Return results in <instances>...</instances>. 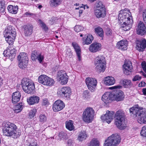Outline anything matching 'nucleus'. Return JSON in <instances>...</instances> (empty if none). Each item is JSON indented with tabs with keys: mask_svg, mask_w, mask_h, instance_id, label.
<instances>
[{
	"mask_svg": "<svg viewBox=\"0 0 146 146\" xmlns=\"http://www.w3.org/2000/svg\"><path fill=\"white\" fill-rule=\"evenodd\" d=\"M118 19L120 24V29L122 30L127 31L132 27V17L129 10L125 9L121 10L119 14Z\"/></svg>",
	"mask_w": 146,
	"mask_h": 146,
	"instance_id": "nucleus-1",
	"label": "nucleus"
},
{
	"mask_svg": "<svg viewBox=\"0 0 146 146\" xmlns=\"http://www.w3.org/2000/svg\"><path fill=\"white\" fill-rule=\"evenodd\" d=\"M2 127L3 133L5 136L17 138L21 135L20 131L17 129L16 125L12 123L9 122H3Z\"/></svg>",
	"mask_w": 146,
	"mask_h": 146,
	"instance_id": "nucleus-2",
	"label": "nucleus"
},
{
	"mask_svg": "<svg viewBox=\"0 0 146 146\" xmlns=\"http://www.w3.org/2000/svg\"><path fill=\"white\" fill-rule=\"evenodd\" d=\"M130 113L140 117L138 119V123L140 124L146 123V109L142 108H139V106L136 105L129 110Z\"/></svg>",
	"mask_w": 146,
	"mask_h": 146,
	"instance_id": "nucleus-3",
	"label": "nucleus"
},
{
	"mask_svg": "<svg viewBox=\"0 0 146 146\" xmlns=\"http://www.w3.org/2000/svg\"><path fill=\"white\" fill-rule=\"evenodd\" d=\"M16 30L13 27L9 26L4 32V36L6 41L9 44L13 43L16 36Z\"/></svg>",
	"mask_w": 146,
	"mask_h": 146,
	"instance_id": "nucleus-4",
	"label": "nucleus"
},
{
	"mask_svg": "<svg viewBox=\"0 0 146 146\" xmlns=\"http://www.w3.org/2000/svg\"><path fill=\"white\" fill-rule=\"evenodd\" d=\"M115 124L121 130L124 129L125 127L124 124V113L123 111L119 110L115 114Z\"/></svg>",
	"mask_w": 146,
	"mask_h": 146,
	"instance_id": "nucleus-5",
	"label": "nucleus"
},
{
	"mask_svg": "<svg viewBox=\"0 0 146 146\" xmlns=\"http://www.w3.org/2000/svg\"><path fill=\"white\" fill-rule=\"evenodd\" d=\"M120 135L117 133L113 134L105 141L104 146H117L121 141Z\"/></svg>",
	"mask_w": 146,
	"mask_h": 146,
	"instance_id": "nucleus-6",
	"label": "nucleus"
},
{
	"mask_svg": "<svg viewBox=\"0 0 146 146\" xmlns=\"http://www.w3.org/2000/svg\"><path fill=\"white\" fill-rule=\"evenodd\" d=\"M23 89L28 94L33 93L35 89V86L33 82L27 78H23L21 81Z\"/></svg>",
	"mask_w": 146,
	"mask_h": 146,
	"instance_id": "nucleus-7",
	"label": "nucleus"
},
{
	"mask_svg": "<svg viewBox=\"0 0 146 146\" xmlns=\"http://www.w3.org/2000/svg\"><path fill=\"white\" fill-rule=\"evenodd\" d=\"M95 115V111L92 108L88 107L83 112L82 118L85 122H91L94 119Z\"/></svg>",
	"mask_w": 146,
	"mask_h": 146,
	"instance_id": "nucleus-8",
	"label": "nucleus"
},
{
	"mask_svg": "<svg viewBox=\"0 0 146 146\" xmlns=\"http://www.w3.org/2000/svg\"><path fill=\"white\" fill-rule=\"evenodd\" d=\"M71 92V89L69 87H63L58 89L57 94L62 97L69 98Z\"/></svg>",
	"mask_w": 146,
	"mask_h": 146,
	"instance_id": "nucleus-9",
	"label": "nucleus"
},
{
	"mask_svg": "<svg viewBox=\"0 0 146 146\" xmlns=\"http://www.w3.org/2000/svg\"><path fill=\"white\" fill-rule=\"evenodd\" d=\"M86 83L88 89L92 92H94L97 84V81L95 78L88 77L86 79Z\"/></svg>",
	"mask_w": 146,
	"mask_h": 146,
	"instance_id": "nucleus-10",
	"label": "nucleus"
},
{
	"mask_svg": "<svg viewBox=\"0 0 146 146\" xmlns=\"http://www.w3.org/2000/svg\"><path fill=\"white\" fill-rule=\"evenodd\" d=\"M68 77L65 71L61 70L58 72L57 78L62 84H65L67 83L68 81Z\"/></svg>",
	"mask_w": 146,
	"mask_h": 146,
	"instance_id": "nucleus-11",
	"label": "nucleus"
},
{
	"mask_svg": "<svg viewBox=\"0 0 146 146\" xmlns=\"http://www.w3.org/2000/svg\"><path fill=\"white\" fill-rule=\"evenodd\" d=\"M114 114L113 111H108L105 114L101 116V118L102 120L106 121V122L109 123L113 119Z\"/></svg>",
	"mask_w": 146,
	"mask_h": 146,
	"instance_id": "nucleus-12",
	"label": "nucleus"
},
{
	"mask_svg": "<svg viewBox=\"0 0 146 146\" xmlns=\"http://www.w3.org/2000/svg\"><path fill=\"white\" fill-rule=\"evenodd\" d=\"M65 106L63 102L60 100L55 102L53 106V110L55 111H58L62 109Z\"/></svg>",
	"mask_w": 146,
	"mask_h": 146,
	"instance_id": "nucleus-13",
	"label": "nucleus"
},
{
	"mask_svg": "<svg viewBox=\"0 0 146 146\" xmlns=\"http://www.w3.org/2000/svg\"><path fill=\"white\" fill-rule=\"evenodd\" d=\"M113 95L112 92H106L102 96V100L104 103L108 104L113 100Z\"/></svg>",
	"mask_w": 146,
	"mask_h": 146,
	"instance_id": "nucleus-14",
	"label": "nucleus"
},
{
	"mask_svg": "<svg viewBox=\"0 0 146 146\" xmlns=\"http://www.w3.org/2000/svg\"><path fill=\"white\" fill-rule=\"evenodd\" d=\"M123 67L124 73L127 75H129L131 72L132 69V66L131 62L128 61L123 65Z\"/></svg>",
	"mask_w": 146,
	"mask_h": 146,
	"instance_id": "nucleus-15",
	"label": "nucleus"
},
{
	"mask_svg": "<svg viewBox=\"0 0 146 146\" xmlns=\"http://www.w3.org/2000/svg\"><path fill=\"white\" fill-rule=\"evenodd\" d=\"M137 34L141 35H143L146 33V27L144 23L140 21L138 24V27L137 29Z\"/></svg>",
	"mask_w": 146,
	"mask_h": 146,
	"instance_id": "nucleus-16",
	"label": "nucleus"
},
{
	"mask_svg": "<svg viewBox=\"0 0 146 146\" xmlns=\"http://www.w3.org/2000/svg\"><path fill=\"white\" fill-rule=\"evenodd\" d=\"M136 44V48L139 50H141L146 47V40L145 39L137 40Z\"/></svg>",
	"mask_w": 146,
	"mask_h": 146,
	"instance_id": "nucleus-17",
	"label": "nucleus"
},
{
	"mask_svg": "<svg viewBox=\"0 0 146 146\" xmlns=\"http://www.w3.org/2000/svg\"><path fill=\"white\" fill-rule=\"evenodd\" d=\"M113 100H115L117 101H122L123 100L124 96L123 92L121 90L117 91V92L115 93L114 92H113Z\"/></svg>",
	"mask_w": 146,
	"mask_h": 146,
	"instance_id": "nucleus-18",
	"label": "nucleus"
},
{
	"mask_svg": "<svg viewBox=\"0 0 146 146\" xmlns=\"http://www.w3.org/2000/svg\"><path fill=\"white\" fill-rule=\"evenodd\" d=\"M94 64L96 66L106 65L105 58L102 55L98 56L95 59Z\"/></svg>",
	"mask_w": 146,
	"mask_h": 146,
	"instance_id": "nucleus-19",
	"label": "nucleus"
},
{
	"mask_svg": "<svg viewBox=\"0 0 146 146\" xmlns=\"http://www.w3.org/2000/svg\"><path fill=\"white\" fill-rule=\"evenodd\" d=\"M95 14L98 18L104 17L106 14V11L105 8L102 7L100 9H95Z\"/></svg>",
	"mask_w": 146,
	"mask_h": 146,
	"instance_id": "nucleus-20",
	"label": "nucleus"
},
{
	"mask_svg": "<svg viewBox=\"0 0 146 146\" xmlns=\"http://www.w3.org/2000/svg\"><path fill=\"white\" fill-rule=\"evenodd\" d=\"M101 46V44L100 43L97 42L93 43L90 45L89 50L91 52H96L100 49Z\"/></svg>",
	"mask_w": 146,
	"mask_h": 146,
	"instance_id": "nucleus-21",
	"label": "nucleus"
},
{
	"mask_svg": "<svg viewBox=\"0 0 146 146\" xmlns=\"http://www.w3.org/2000/svg\"><path fill=\"white\" fill-rule=\"evenodd\" d=\"M127 42L126 40H122L118 42L117 46L118 48L122 50H126L127 48Z\"/></svg>",
	"mask_w": 146,
	"mask_h": 146,
	"instance_id": "nucleus-22",
	"label": "nucleus"
},
{
	"mask_svg": "<svg viewBox=\"0 0 146 146\" xmlns=\"http://www.w3.org/2000/svg\"><path fill=\"white\" fill-rule=\"evenodd\" d=\"M39 98L37 96H33L27 99V102L30 105H33L38 103L39 100Z\"/></svg>",
	"mask_w": 146,
	"mask_h": 146,
	"instance_id": "nucleus-23",
	"label": "nucleus"
},
{
	"mask_svg": "<svg viewBox=\"0 0 146 146\" xmlns=\"http://www.w3.org/2000/svg\"><path fill=\"white\" fill-rule=\"evenodd\" d=\"M21 97V94L18 91L13 93L12 96V102L14 104L16 103L19 101Z\"/></svg>",
	"mask_w": 146,
	"mask_h": 146,
	"instance_id": "nucleus-24",
	"label": "nucleus"
},
{
	"mask_svg": "<svg viewBox=\"0 0 146 146\" xmlns=\"http://www.w3.org/2000/svg\"><path fill=\"white\" fill-rule=\"evenodd\" d=\"M115 82V79L113 77L108 76L104 78V83L107 86L112 85Z\"/></svg>",
	"mask_w": 146,
	"mask_h": 146,
	"instance_id": "nucleus-25",
	"label": "nucleus"
},
{
	"mask_svg": "<svg viewBox=\"0 0 146 146\" xmlns=\"http://www.w3.org/2000/svg\"><path fill=\"white\" fill-rule=\"evenodd\" d=\"M72 45L74 49L75 50L78 56V59L79 61L81 60V49L79 46L78 44L75 42H72Z\"/></svg>",
	"mask_w": 146,
	"mask_h": 146,
	"instance_id": "nucleus-26",
	"label": "nucleus"
},
{
	"mask_svg": "<svg viewBox=\"0 0 146 146\" xmlns=\"http://www.w3.org/2000/svg\"><path fill=\"white\" fill-rule=\"evenodd\" d=\"M8 10L10 13L12 14H16L18 11V7L17 6H13L10 5L7 7Z\"/></svg>",
	"mask_w": 146,
	"mask_h": 146,
	"instance_id": "nucleus-27",
	"label": "nucleus"
},
{
	"mask_svg": "<svg viewBox=\"0 0 146 146\" xmlns=\"http://www.w3.org/2000/svg\"><path fill=\"white\" fill-rule=\"evenodd\" d=\"M17 60L19 62L24 60H28L27 54L25 52L20 53L17 57Z\"/></svg>",
	"mask_w": 146,
	"mask_h": 146,
	"instance_id": "nucleus-28",
	"label": "nucleus"
},
{
	"mask_svg": "<svg viewBox=\"0 0 146 146\" xmlns=\"http://www.w3.org/2000/svg\"><path fill=\"white\" fill-rule=\"evenodd\" d=\"M24 33L26 36H29L32 33L33 27L30 26H25L24 28Z\"/></svg>",
	"mask_w": 146,
	"mask_h": 146,
	"instance_id": "nucleus-29",
	"label": "nucleus"
},
{
	"mask_svg": "<svg viewBox=\"0 0 146 146\" xmlns=\"http://www.w3.org/2000/svg\"><path fill=\"white\" fill-rule=\"evenodd\" d=\"M65 123L66 128L69 130L72 131L74 129V127L73 125V122L72 120H70L67 121Z\"/></svg>",
	"mask_w": 146,
	"mask_h": 146,
	"instance_id": "nucleus-30",
	"label": "nucleus"
},
{
	"mask_svg": "<svg viewBox=\"0 0 146 146\" xmlns=\"http://www.w3.org/2000/svg\"><path fill=\"white\" fill-rule=\"evenodd\" d=\"M95 33L96 35L102 38L104 36V32L103 29L100 27L96 28L94 29Z\"/></svg>",
	"mask_w": 146,
	"mask_h": 146,
	"instance_id": "nucleus-31",
	"label": "nucleus"
},
{
	"mask_svg": "<svg viewBox=\"0 0 146 146\" xmlns=\"http://www.w3.org/2000/svg\"><path fill=\"white\" fill-rule=\"evenodd\" d=\"M45 82L46 84H45V85L48 86H51L53 85L55 83V81L54 80L49 78L48 76H46Z\"/></svg>",
	"mask_w": 146,
	"mask_h": 146,
	"instance_id": "nucleus-32",
	"label": "nucleus"
},
{
	"mask_svg": "<svg viewBox=\"0 0 146 146\" xmlns=\"http://www.w3.org/2000/svg\"><path fill=\"white\" fill-rule=\"evenodd\" d=\"M87 137V135L85 131H81L79 134L78 139L80 141H82L85 139Z\"/></svg>",
	"mask_w": 146,
	"mask_h": 146,
	"instance_id": "nucleus-33",
	"label": "nucleus"
},
{
	"mask_svg": "<svg viewBox=\"0 0 146 146\" xmlns=\"http://www.w3.org/2000/svg\"><path fill=\"white\" fill-rule=\"evenodd\" d=\"M61 2V0H50V5L52 7H56L60 5Z\"/></svg>",
	"mask_w": 146,
	"mask_h": 146,
	"instance_id": "nucleus-34",
	"label": "nucleus"
},
{
	"mask_svg": "<svg viewBox=\"0 0 146 146\" xmlns=\"http://www.w3.org/2000/svg\"><path fill=\"white\" fill-rule=\"evenodd\" d=\"M96 69L98 72H103L106 69V65L96 66Z\"/></svg>",
	"mask_w": 146,
	"mask_h": 146,
	"instance_id": "nucleus-35",
	"label": "nucleus"
},
{
	"mask_svg": "<svg viewBox=\"0 0 146 146\" xmlns=\"http://www.w3.org/2000/svg\"><path fill=\"white\" fill-rule=\"evenodd\" d=\"M28 60H24L19 62V67L23 69L26 68L28 64Z\"/></svg>",
	"mask_w": 146,
	"mask_h": 146,
	"instance_id": "nucleus-36",
	"label": "nucleus"
},
{
	"mask_svg": "<svg viewBox=\"0 0 146 146\" xmlns=\"http://www.w3.org/2000/svg\"><path fill=\"white\" fill-rule=\"evenodd\" d=\"M46 75H42L40 76L38 78V82L40 83L45 85L46 84L45 79Z\"/></svg>",
	"mask_w": 146,
	"mask_h": 146,
	"instance_id": "nucleus-37",
	"label": "nucleus"
},
{
	"mask_svg": "<svg viewBox=\"0 0 146 146\" xmlns=\"http://www.w3.org/2000/svg\"><path fill=\"white\" fill-rule=\"evenodd\" d=\"M93 39L94 38L92 35L90 34L88 35L85 41V44H90L92 42Z\"/></svg>",
	"mask_w": 146,
	"mask_h": 146,
	"instance_id": "nucleus-38",
	"label": "nucleus"
},
{
	"mask_svg": "<svg viewBox=\"0 0 146 146\" xmlns=\"http://www.w3.org/2000/svg\"><path fill=\"white\" fill-rule=\"evenodd\" d=\"M120 83L125 87H126V86H128L130 84L131 81L127 79L122 80H121Z\"/></svg>",
	"mask_w": 146,
	"mask_h": 146,
	"instance_id": "nucleus-39",
	"label": "nucleus"
},
{
	"mask_svg": "<svg viewBox=\"0 0 146 146\" xmlns=\"http://www.w3.org/2000/svg\"><path fill=\"white\" fill-rule=\"evenodd\" d=\"M22 109L23 108L22 105L20 104H18L14 107L13 110L15 112L18 113L21 111Z\"/></svg>",
	"mask_w": 146,
	"mask_h": 146,
	"instance_id": "nucleus-40",
	"label": "nucleus"
},
{
	"mask_svg": "<svg viewBox=\"0 0 146 146\" xmlns=\"http://www.w3.org/2000/svg\"><path fill=\"white\" fill-rule=\"evenodd\" d=\"M96 6V9H100L102 7L105 8V6L102 4V3L100 1H98L95 3Z\"/></svg>",
	"mask_w": 146,
	"mask_h": 146,
	"instance_id": "nucleus-41",
	"label": "nucleus"
},
{
	"mask_svg": "<svg viewBox=\"0 0 146 146\" xmlns=\"http://www.w3.org/2000/svg\"><path fill=\"white\" fill-rule=\"evenodd\" d=\"M99 143L96 139H93L90 142V146H99Z\"/></svg>",
	"mask_w": 146,
	"mask_h": 146,
	"instance_id": "nucleus-42",
	"label": "nucleus"
},
{
	"mask_svg": "<svg viewBox=\"0 0 146 146\" xmlns=\"http://www.w3.org/2000/svg\"><path fill=\"white\" fill-rule=\"evenodd\" d=\"M16 50L14 48L11 50L10 49V59H13L15 57L16 55Z\"/></svg>",
	"mask_w": 146,
	"mask_h": 146,
	"instance_id": "nucleus-43",
	"label": "nucleus"
},
{
	"mask_svg": "<svg viewBox=\"0 0 146 146\" xmlns=\"http://www.w3.org/2000/svg\"><path fill=\"white\" fill-rule=\"evenodd\" d=\"M38 23L40 26L44 30L46 31L48 29V28L45 24L40 19H39L38 21Z\"/></svg>",
	"mask_w": 146,
	"mask_h": 146,
	"instance_id": "nucleus-44",
	"label": "nucleus"
},
{
	"mask_svg": "<svg viewBox=\"0 0 146 146\" xmlns=\"http://www.w3.org/2000/svg\"><path fill=\"white\" fill-rule=\"evenodd\" d=\"M39 54H38L37 52L36 51L33 52L32 54L31 57L32 60H35L36 59H37L38 56Z\"/></svg>",
	"mask_w": 146,
	"mask_h": 146,
	"instance_id": "nucleus-45",
	"label": "nucleus"
},
{
	"mask_svg": "<svg viewBox=\"0 0 146 146\" xmlns=\"http://www.w3.org/2000/svg\"><path fill=\"white\" fill-rule=\"evenodd\" d=\"M39 121L41 123H44L45 122L47 119L46 116L42 114L39 116Z\"/></svg>",
	"mask_w": 146,
	"mask_h": 146,
	"instance_id": "nucleus-46",
	"label": "nucleus"
},
{
	"mask_svg": "<svg viewBox=\"0 0 146 146\" xmlns=\"http://www.w3.org/2000/svg\"><path fill=\"white\" fill-rule=\"evenodd\" d=\"M66 133L63 132L60 133L58 135V137L60 140L66 138Z\"/></svg>",
	"mask_w": 146,
	"mask_h": 146,
	"instance_id": "nucleus-47",
	"label": "nucleus"
},
{
	"mask_svg": "<svg viewBox=\"0 0 146 146\" xmlns=\"http://www.w3.org/2000/svg\"><path fill=\"white\" fill-rule=\"evenodd\" d=\"M36 111L37 110L36 109H33L30 111L29 113V116L30 117V118H32L35 116Z\"/></svg>",
	"mask_w": 146,
	"mask_h": 146,
	"instance_id": "nucleus-48",
	"label": "nucleus"
},
{
	"mask_svg": "<svg viewBox=\"0 0 146 146\" xmlns=\"http://www.w3.org/2000/svg\"><path fill=\"white\" fill-rule=\"evenodd\" d=\"M140 133L142 136L146 137V126L142 127Z\"/></svg>",
	"mask_w": 146,
	"mask_h": 146,
	"instance_id": "nucleus-49",
	"label": "nucleus"
},
{
	"mask_svg": "<svg viewBox=\"0 0 146 146\" xmlns=\"http://www.w3.org/2000/svg\"><path fill=\"white\" fill-rule=\"evenodd\" d=\"M4 56H7L10 59V49H8L5 50L3 53Z\"/></svg>",
	"mask_w": 146,
	"mask_h": 146,
	"instance_id": "nucleus-50",
	"label": "nucleus"
},
{
	"mask_svg": "<svg viewBox=\"0 0 146 146\" xmlns=\"http://www.w3.org/2000/svg\"><path fill=\"white\" fill-rule=\"evenodd\" d=\"M83 29V28L80 25H76L74 28V30L75 31L77 32H80Z\"/></svg>",
	"mask_w": 146,
	"mask_h": 146,
	"instance_id": "nucleus-51",
	"label": "nucleus"
},
{
	"mask_svg": "<svg viewBox=\"0 0 146 146\" xmlns=\"http://www.w3.org/2000/svg\"><path fill=\"white\" fill-rule=\"evenodd\" d=\"M83 96L87 99L89 98L90 97L89 92L87 90L84 91L83 93Z\"/></svg>",
	"mask_w": 146,
	"mask_h": 146,
	"instance_id": "nucleus-52",
	"label": "nucleus"
},
{
	"mask_svg": "<svg viewBox=\"0 0 146 146\" xmlns=\"http://www.w3.org/2000/svg\"><path fill=\"white\" fill-rule=\"evenodd\" d=\"M141 79V76L139 75H136L134 76L132 80L133 81H136L137 80H140Z\"/></svg>",
	"mask_w": 146,
	"mask_h": 146,
	"instance_id": "nucleus-53",
	"label": "nucleus"
},
{
	"mask_svg": "<svg viewBox=\"0 0 146 146\" xmlns=\"http://www.w3.org/2000/svg\"><path fill=\"white\" fill-rule=\"evenodd\" d=\"M143 17L144 21L146 24V9L145 10L143 11Z\"/></svg>",
	"mask_w": 146,
	"mask_h": 146,
	"instance_id": "nucleus-54",
	"label": "nucleus"
},
{
	"mask_svg": "<svg viewBox=\"0 0 146 146\" xmlns=\"http://www.w3.org/2000/svg\"><path fill=\"white\" fill-rule=\"evenodd\" d=\"M49 103L47 99H44L43 100V102L42 103V105L43 106H47L48 104Z\"/></svg>",
	"mask_w": 146,
	"mask_h": 146,
	"instance_id": "nucleus-55",
	"label": "nucleus"
},
{
	"mask_svg": "<svg viewBox=\"0 0 146 146\" xmlns=\"http://www.w3.org/2000/svg\"><path fill=\"white\" fill-rule=\"evenodd\" d=\"M106 34L108 36H110L112 34L111 30L109 29H106Z\"/></svg>",
	"mask_w": 146,
	"mask_h": 146,
	"instance_id": "nucleus-56",
	"label": "nucleus"
},
{
	"mask_svg": "<svg viewBox=\"0 0 146 146\" xmlns=\"http://www.w3.org/2000/svg\"><path fill=\"white\" fill-rule=\"evenodd\" d=\"M141 65L144 71L146 73V63L145 62H143L141 63Z\"/></svg>",
	"mask_w": 146,
	"mask_h": 146,
	"instance_id": "nucleus-57",
	"label": "nucleus"
},
{
	"mask_svg": "<svg viewBox=\"0 0 146 146\" xmlns=\"http://www.w3.org/2000/svg\"><path fill=\"white\" fill-rule=\"evenodd\" d=\"M37 59L40 62V63H41L43 59V57L42 56H41L40 54H39L38 56Z\"/></svg>",
	"mask_w": 146,
	"mask_h": 146,
	"instance_id": "nucleus-58",
	"label": "nucleus"
},
{
	"mask_svg": "<svg viewBox=\"0 0 146 146\" xmlns=\"http://www.w3.org/2000/svg\"><path fill=\"white\" fill-rule=\"evenodd\" d=\"M122 88V86L120 85H117L113 87H111L110 88V89H120Z\"/></svg>",
	"mask_w": 146,
	"mask_h": 146,
	"instance_id": "nucleus-59",
	"label": "nucleus"
},
{
	"mask_svg": "<svg viewBox=\"0 0 146 146\" xmlns=\"http://www.w3.org/2000/svg\"><path fill=\"white\" fill-rule=\"evenodd\" d=\"M29 146H37L36 142L35 141L31 143Z\"/></svg>",
	"mask_w": 146,
	"mask_h": 146,
	"instance_id": "nucleus-60",
	"label": "nucleus"
},
{
	"mask_svg": "<svg viewBox=\"0 0 146 146\" xmlns=\"http://www.w3.org/2000/svg\"><path fill=\"white\" fill-rule=\"evenodd\" d=\"M5 7V5L4 2L0 1V8L2 7Z\"/></svg>",
	"mask_w": 146,
	"mask_h": 146,
	"instance_id": "nucleus-61",
	"label": "nucleus"
},
{
	"mask_svg": "<svg viewBox=\"0 0 146 146\" xmlns=\"http://www.w3.org/2000/svg\"><path fill=\"white\" fill-rule=\"evenodd\" d=\"M145 83L144 82H141L139 84V86L140 87H143L145 86Z\"/></svg>",
	"mask_w": 146,
	"mask_h": 146,
	"instance_id": "nucleus-62",
	"label": "nucleus"
},
{
	"mask_svg": "<svg viewBox=\"0 0 146 146\" xmlns=\"http://www.w3.org/2000/svg\"><path fill=\"white\" fill-rule=\"evenodd\" d=\"M5 7H2L0 8V12L1 13H3L5 11Z\"/></svg>",
	"mask_w": 146,
	"mask_h": 146,
	"instance_id": "nucleus-63",
	"label": "nucleus"
},
{
	"mask_svg": "<svg viewBox=\"0 0 146 146\" xmlns=\"http://www.w3.org/2000/svg\"><path fill=\"white\" fill-rule=\"evenodd\" d=\"M142 92L143 94L146 95V88H143L142 89Z\"/></svg>",
	"mask_w": 146,
	"mask_h": 146,
	"instance_id": "nucleus-64",
	"label": "nucleus"
}]
</instances>
